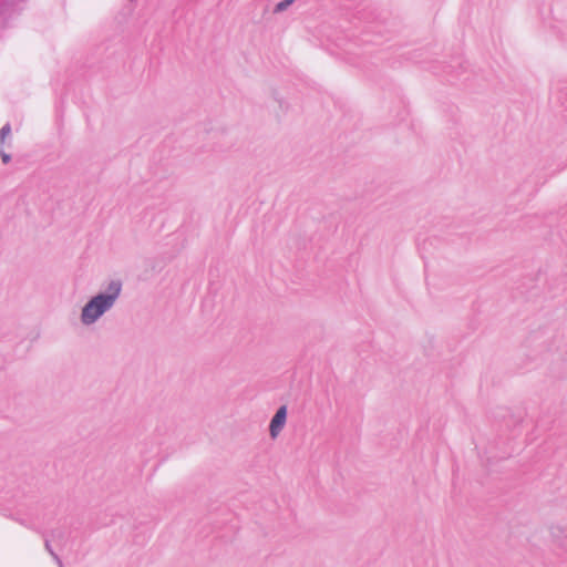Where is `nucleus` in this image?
I'll use <instances>...</instances> for the list:
<instances>
[{
    "label": "nucleus",
    "instance_id": "nucleus-1",
    "mask_svg": "<svg viewBox=\"0 0 567 567\" xmlns=\"http://www.w3.org/2000/svg\"><path fill=\"white\" fill-rule=\"evenodd\" d=\"M121 280H111L103 291L93 296L82 308L80 320L83 326H92L115 306L122 292Z\"/></svg>",
    "mask_w": 567,
    "mask_h": 567
},
{
    "label": "nucleus",
    "instance_id": "nucleus-2",
    "mask_svg": "<svg viewBox=\"0 0 567 567\" xmlns=\"http://www.w3.org/2000/svg\"><path fill=\"white\" fill-rule=\"evenodd\" d=\"M287 420V406H280L272 416L269 425V433L272 439H276L282 431Z\"/></svg>",
    "mask_w": 567,
    "mask_h": 567
},
{
    "label": "nucleus",
    "instance_id": "nucleus-3",
    "mask_svg": "<svg viewBox=\"0 0 567 567\" xmlns=\"http://www.w3.org/2000/svg\"><path fill=\"white\" fill-rule=\"evenodd\" d=\"M44 546H45V549L48 550V553L52 556V558L55 560V563L58 564L59 567H64L63 566V563L61 560V558L54 553V550L52 549L51 545H50V542L48 539H45L44 542Z\"/></svg>",
    "mask_w": 567,
    "mask_h": 567
},
{
    "label": "nucleus",
    "instance_id": "nucleus-4",
    "mask_svg": "<svg viewBox=\"0 0 567 567\" xmlns=\"http://www.w3.org/2000/svg\"><path fill=\"white\" fill-rule=\"evenodd\" d=\"M11 126L9 123L3 125L0 130V145L4 142V140L10 135Z\"/></svg>",
    "mask_w": 567,
    "mask_h": 567
},
{
    "label": "nucleus",
    "instance_id": "nucleus-5",
    "mask_svg": "<svg viewBox=\"0 0 567 567\" xmlns=\"http://www.w3.org/2000/svg\"><path fill=\"white\" fill-rule=\"evenodd\" d=\"M293 2V0H284L279 3L276 4V8H275V12H282L285 11L291 3Z\"/></svg>",
    "mask_w": 567,
    "mask_h": 567
},
{
    "label": "nucleus",
    "instance_id": "nucleus-6",
    "mask_svg": "<svg viewBox=\"0 0 567 567\" xmlns=\"http://www.w3.org/2000/svg\"><path fill=\"white\" fill-rule=\"evenodd\" d=\"M1 159L4 164H8L11 159V156L6 152H1Z\"/></svg>",
    "mask_w": 567,
    "mask_h": 567
}]
</instances>
